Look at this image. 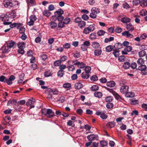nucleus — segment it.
Masks as SVG:
<instances>
[{
    "instance_id": "f8f14e48",
    "label": "nucleus",
    "mask_w": 147,
    "mask_h": 147,
    "mask_svg": "<svg viewBox=\"0 0 147 147\" xmlns=\"http://www.w3.org/2000/svg\"><path fill=\"white\" fill-rule=\"evenodd\" d=\"M10 51V49L7 46H3L0 50L4 53H7Z\"/></svg>"
},
{
    "instance_id": "864d4df0",
    "label": "nucleus",
    "mask_w": 147,
    "mask_h": 147,
    "mask_svg": "<svg viewBox=\"0 0 147 147\" xmlns=\"http://www.w3.org/2000/svg\"><path fill=\"white\" fill-rule=\"evenodd\" d=\"M69 71H73L75 69V67L73 65H70L67 67Z\"/></svg>"
},
{
    "instance_id": "6e6d98bb",
    "label": "nucleus",
    "mask_w": 147,
    "mask_h": 147,
    "mask_svg": "<svg viewBox=\"0 0 147 147\" xmlns=\"http://www.w3.org/2000/svg\"><path fill=\"white\" fill-rule=\"evenodd\" d=\"M71 86V84L69 83H66L64 84L63 87L65 88H68Z\"/></svg>"
},
{
    "instance_id": "de8ad7c7",
    "label": "nucleus",
    "mask_w": 147,
    "mask_h": 147,
    "mask_svg": "<svg viewBox=\"0 0 147 147\" xmlns=\"http://www.w3.org/2000/svg\"><path fill=\"white\" fill-rule=\"evenodd\" d=\"M70 21L71 20L69 18H67L64 19L63 22L65 24H67L69 23Z\"/></svg>"
},
{
    "instance_id": "37998d69",
    "label": "nucleus",
    "mask_w": 147,
    "mask_h": 147,
    "mask_svg": "<svg viewBox=\"0 0 147 147\" xmlns=\"http://www.w3.org/2000/svg\"><path fill=\"white\" fill-rule=\"evenodd\" d=\"M105 33V32L102 30H99L97 32L98 35L99 36H101L104 35Z\"/></svg>"
},
{
    "instance_id": "6e6552de",
    "label": "nucleus",
    "mask_w": 147,
    "mask_h": 147,
    "mask_svg": "<svg viewBox=\"0 0 147 147\" xmlns=\"http://www.w3.org/2000/svg\"><path fill=\"white\" fill-rule=\"evenodd\" d=\"M87 138L90 142H92L93 141L97 140L98 139V136L94 134H91L87 136Z\"/></svg>"
},
{
    "instance_id": "c85d7f7f",
    "label": "nucleus",
    "mask_w": 147,
    "mask_h": 147,
    "mask_svg": "<svg viewBox=\"0 0 147 147\" xmlns=\"http://www.w3.org/2000/svg\"><path fill=\"white\" fill-rule=\"evenodd\" d=\"M16 103V100L15 99H13L9 100L7 102L8 105H15Z\"/></svg>"
},
{
    "instance_id": "5fc2aeb1",
    "label": "nucleus",
    "mask_w": 147,
    "mask_h": 147,
    "mask_svg": "<svg viewBox=\"0 0 147 147\" xmlns=\"http://www.w3.org/2000/svg\"><path fill=\"white\" fill-rule=\"evenodd\" d=\"M70 44L69 43H66L63 45L64 48L67 49L69 48L70 47Z\"/></svg>"
},
{
    "instance_id": "f03ea898",
    "label": "nucleus",
    "mask_w": 147,
    "mask_h": 147,
    "mask_svg": "<svg viewBox=\"0 0 147 147\" xmlns=\"http://www.w3.org/2000/svg\"><path fill=\"white\" fill-rule=\"evenodd\" d=\"M91 12L89 15L90 17L92 18L95 19L96 18V15L100 13V9L98 8L93 7L92 8Z\"/></svg>"
},
{
    "instance_id": "4be33fe9",
    "label": "nucleus",
    "mask_w": 147,
    "mask_h": 147,
    "mask_svg": "<svg viewBox=\"0 0 147 147\" xmlns=\"http://www.w3.org/2000/svg\"><path fill=\"white\" fill-rule=\"evenodd\" d=\"M49 25L51 29H55L57 27V25L56 23L51 22L49 23Z\"/></svg>"
},
{
    "instance_id": "20e7f679",
    "label": "nucleus",
    "mask_w": 147,
    "mask_h": 147,
    "mask_svg": "<svg viewBox=\"0 0 147 147\" xmlns=\"http://www.w3.org/2000/svg\"><path fill=\"white\" fill-rule=\"evenodd\" d=\"M138 69L141 71L142 75H147V68L146 65H141L138 67Z\"/></svg>"
},
{
    "instance_id": "0e129e2a",
    "label": "nucleus",
    "mask_w": 147,
    "mask_h": 147,
    "mask_svg": "<svg viewBox=\"0 0 147 147\" xmlns=\"http://www.w3.org/2000/svg\"><path fill=\"white\" fill-rule=\"evenodd\" d=\"M66 68V66L65 65L60 64L59 66V69L61 70H64Z\"/></svg>"
},
{
    "instance_id": "c9c22d12",
    "label": "nucleus",
    "mask_w": 147,
    "mask_h": 147,
    "mask_svg": "<svg viewBox=\"0 0 147 147\" xmlns=\"http://www.w3.org/2000/svg\"><path fill=\"white\" fill-rule=\"evenodd\" d=\"M82 87V85L80 83H77L75 84V88L76 89H80Z\"/></svg>"
},
{
    "instance_id": "39448f33",
    "label": "nucleus",
    "mask_w": 147,
    "mask_h": 147,
    "mask_svg": "<svg viewBox=\"0 0 147 147\" xmlns=\"http://www.w3.org/2000/svg\"><path fill=\"white\" fill-rule=\"evenodd\" d=\"M0 18L3 22V24L4 25H8L10 24L11 22H7L9 20V17L6 14L1 15L0 16Z\"/></svg>"
},
{
    "instance_id": "dca6fc26",
    "label": "nucleus",
    "mask_w": 147,
    "mask_h": 147,
    "mask_svg": "<svg viewBox=\"0 0 147 147\" xmlns=\"http://www.w3.org/2000/svg\"><path fill=\"white\" fill-rule=\"evenodd\" d=\"M16 16V12L15 10H13L9 12V16L11 18H14Z\"/></svg>"
},
{
    "instance_id": "ddd939ff",
    "label": "nucleus",
    "mask_w": 147,
    "mask_h": 147,
    "mask_svg": "<svg viewBox=\"0 0 147 147\" xmlns=\"http://www.w3.org/2000/svg\"><path fill=\"white\" fill-rule=\"evenodd\" d=\"M122 35L125 36H126L127 38H132L134 37V36L131 34L129 32L127 31H125L122 33Z\"/></svg>"
},
{
    "instance_id": "5701e85b",
    "label": "nucleus",
    "mask_w": 147,
    "mask_h": 147,
    "mask_svg": "<svg viewBox=\"0 0 147 147\" xmlns=\"http://www.w3.org/2000/svg\"><path fill=\"white\" fill-rule=\"evenodd\" d=\"M91 45L94 49L98 48L100 46V44L98 42H92Z\"/></svg>"
},
{
    "instance_id": "9b49d317",
    "label": "nucleus",
    "mask_w": 147,
    "mask_h": 147,
    "mask_svg": "<svg viewBox=\"0 0 147 147\" xmlns=\"http://www.w3.org/2000/svg\"><path fill=\"white\" fill-rule=\"evenodd\" d=\"M3 4L5 7L10 8L13 6V3L11 1H4Z\"/></svg>"
},
{
    "instance_id": "f3484780",
    "label": "nucleus",
    "mask_w": 147,
    "mask_h": 147,
    "mask_svg": "<svg viewBox=\"0 0 147 147\" xmlns=\"http://www.w3.org/2000/svg\"><path fill=\"white\" fill-rule=\"evenodd\" d=\"M135 94L133 92H128V91L125 94V96L127 98H131L134 97V96Z\"/></svg>"
},
{
    "instance_id": "423d86ee",
    "label": "nucleus",
    "mask_w": 147,
    "mask_h": 147,
    "mask_svg": "<svg viewBox=\"0 0 147 147\" xmlns=\"http://www.w3.org/2000/svg\"><path fill=\"white\" fill-rule=\"evenodd\" d=\"M106 112L105 111H98L96 112V114L97 115H100V117L102 119H105L108 116L105 114Z\"/></svg>"
},
{
    "instance_id": "8fccbe9b",
    "label": "nucleus",
    "mask_w": 147,
    "mask_h": 147,
    "mask_svg": "<svg viewBox=\"0 0 147 147\" xmlns=\"http://www.w3.org/2000/svg\"><path fill=\"white\" fill-rule=\"evenodd\" d=\"M30 20L33 22H34L36 20V18L34 15H31L30 17Z\"/></svg>"
},
{
    "instance_id": "cd10ccee",
    "label": "nucleus",
    "mask_w": 147,
    "mask_h": 147,
    "mask_svg": "<svg viewBox=\"0 0 147 147\" xmlns=\"http://www.w3.org/2000/svg\"><path fill=\"white\" fill-rule=\"evenodd\" d=\"M53 18H55L59 21H61L63 20L64 19V17L62 15H58V16L56 15V16H53Z\"/></svg>"
},
{
    "instance_id": "f257e3e1",
    "label": "nucleus",
    "mask_w": 147,
    "mask_h": 147,
    "mask_svg": "<svg viewBox=\"0 0 147 147\" xmlns=\"http://www.w3.org/2000/svg\"><path fill=\"white\" fill-rule=\"evenodd\" d=\"M42 113L48 118H51L54 116V113L50 109H42Z\"/></svg>"
},
{
    "instance_id": "49530a36",
    "label": "nucleus",
    "mask_w": 147,
    "mask_h": 147,
    "mask_svg": "<svg viewBox=\"0 0 147 147\" xmlns=\"http://www.w3.org/2000/svg\"><path fill=\"white\" fill-rule=\"evenodd\" d=\"M114 38L113 37H111L109 38H106L105 40V42L107 43L109 42L112 41L114 40Z\"/></svg>"
},
{
    "instance_id": "58836bf2",
    "label": "nucleus",
    "mask_w": 147,
    "mask_h": 147,
    "mask_svg": "<svg viewBox=\"0 0 147 147\" xmlns=\"http://www.w3.org/2000/svg\"><path fill=\"white\" fill-rule=\"evenodd\" d=\"M144 60L141 58H139L137 61V63L138 64L143 65L142 64L144 63Z\"/></svg>"
},
{
    "instance_id": "473e14b6",
    "label": "nucleus",
    "mask_w": 147,
    "mask_h": 147,
    "mask_svg": "<svg viewBox=\"0 0 147 147\" xmlns=\"http://www.w3.org/2000/svg\"><path fill=\"white\" fill-rule=\"evenodd\" d=\"M123 67L125 69H128L130 67V63L128 62H125L123 65Z\"/></svg>"
},
{
    "instance_id": "a18cd8bd",
    "label": "nucleus",
    "mask_w": 147,
    "mask_h": 147,
    "mask_svg": "<svg viewBox=\"0 0 147 147\" xmlns=\"http://www.w3.org/2000/svg\"><path fill=\"white\" fill-rule=\"evenodd\" d=\"M113 99L112 97L111 96H108L106 97L105 98V101L106 102H111Z\"/></svg>"
},
{
    "instance_id": "c03bdc74",
    "label": "nucleus",
    "mask_w": 147,
    "mask_h": 147,
    "mask_svg": "<svg viewBox=\"0 0 147 147\" xmlns=\"http://www.w3.org/2000/svg\"><path fill=\"white\" fill-rule=\"evenodd\" d=\"M113 48L112 46L109 45L107 46L106 48V50L107 52H111L113 49Z\"/></svg>"
},
{
    "instance_id": "3c124183",
    "label": "nucleus",
    "mask_w": 147,
    "mask_h": 147,
    "mask_svg": "<svg viewBox=\"0 0 147 147\" xmlns=\"http://www.w3.org/2000/svg\"><path fill=\"white\" fill-rule=\"evenodd\" d=\"M91 70V68L89 66H86L85 68V72H86L88 74H89Z\"/></svg>"
},
{
    "instance_id": "69168bd1",
    "label": "nucleus",
    "mask_w": 147,
    "mask_h": 147,
    "mask_svg": "<svg viewBox=\"0 0 147 147\" xmlns=\"http://www.w3.org/2000/svg\"><path fill=\"white\" fill-rule=\"evenodd\" d=\"M125 50H126L128 52L131 51L132 50V47L131 46H126L125 48Z\"/></svg>"
},
{
    "instance_id": "b1692460",
    "label": "nucleus",
    "mask_w": 147,
    "mask_h": 147,
    "mask_svg": "<svg viewBox=\"0 0 147 147\" xmlns=\"http://www.w3.org/2000/svg\"><path fill=\"white\" fill-rule=\"evenodd\" d=\"M63 13L64 11L62 9H59L55 12V15L54 16H56V15L58 16V15H62V14H63Z\"/></svg>"
},
{
    "instance_id": "79ce46f5",
    "label": "nucleus",
    "mask_w": 147,
    "mask_h": 147,
    "mask_svg": "<svg viewBox=\"0 0 147 147\" xmlns=\"http://www.w3.org/2000/svg\"><path fill=\"white\" fill-rule=\"evenodd\" d=\"M64 71L63 70H60L57 73L58 76L60 77H62L64 74Z\"/></svg>"
},
{
    "instance_id": "4d7b16f0",
    "label": "nucleus",
    "mask_w": 147,
    "mask_h": 147,
    "mask_svg": "<svg viewBox=\"0 0 147 147\" xmlns=\"http://www.w3.org/2000/svg\"><path fill=\"white\" fill-rule=\"evenodd\" d=\"M82 21L81 18L80 17H77L75 18L74 20V22L78 24L81 21Z\"/></svg>"
},
{
    "instance_id": "0eeeda50",
    "label": "nucleus",
    "mask_w": 147,
    "mask_h": 147,
    "mask_svg": "<svg viewBox=\"0 0 147 147\" xmlns=\"http://www.w3.org/2000/svg\"><path fill=\"white\" fill-rule=\"evenodd\" d=\"M35 102V99L33 98L29 99L26 102V105L28 106H30V108L32 109L34 107V106L33 105L34 104Z\"/></svg>"
},
{
    "instance_id": "4468645a",
    "label": "nucleus",
    "mask_w": 147,
    "mask_h": 147,
    "mask_svg": "<svg viewBox=\"0 0 147 147\" xmlns=\"http://www.w3.org/2000/svg\"><path fill=\"white\" fill-rule=\"evenodd\" d=\"M47 90L49 93L52 92L54 94H58L59 92V91L56 89H53L49 88L47 89Z\"/></svg>"
},
{
    "instance_id": "f704fd0d",
    "label": "nucleus",
    "mask_w": 147,
    "mask_h": 147,
    "mask_svg": "<svg viewBox=\"0 0 147 147\" xmlns=\"http://www.w3.org/2000/svg\"><path fill=\"white\" fill-rule=\"evenodd\" d=\"M140 5L142 7H146L147 6V1L145 0H143L140 2Z\"/></svg>"
},
{
    "instance_id": "e433bc0d",
    "label": "nucleus",
    "mask_w": 147,
    "mask_h": 147,
    "mask_svg": "<svg viewBox=\"0 0 147 147\" xmlns=\"http://www.w3.org/2000/svg\"><path fill=\"white\" fill-rule=\"evenodd\" d=\"M140 13L141 16H144L147 14V11L146 10L142 9L140 11Z\"/></svg>"
},
{
    "instance_id": "bf43d9fd",
    "label": "nucleus",
    "mask_w": 147,
    "mask_h": 147,
    "mask_svg": "<svg viewBox=\"0 0 147 147\" xmlns=\"http://www.w3.org/2000/svg\"><path fill=\"white\" fill-rule=\"evenodd\" d=\"M6 78L4 76H0V81L5 82Z\"/></svg>"
},
{
    "instance_id": "2eb2a0df",
    "label": "nucleus",
    "mask_w": 147,
    "mask_h": 147,
    "mask_svg": "<svg viewBox=\"0 0 147 147\" xmlns=\"http://www.w3.org/2000/svg\"><path fill=\"white\" fill-rule=\"evenodd\" d=\"M115 85V83L114 81H110L107 82V86L110 87H114Z\"/></svg>"
},
{
    "instance_id": "09e8293b",
    "label": "nucleus",
    "mask_w": 147,
    "mask_h": 147,
    "mask_svg": "<svg viewBox=\"0 0 147 147\" xmlns=\"http://www.w3.org/2000/svg\"><path fill=\"white\" fill-rule=\"evenodd\" d=\"M61 63V61L60 60H57L54 62V64L55 66H59Z\"/></svg>"
},
{
    "instance_id": "2f4dec72",
    "label": "nucleus",
    "mask_w": 147,
    "mask_h": 147,
    "mask_svg": "<svg viewBox=\"0 0 147 147\" xmlns=\"http://www.w3.org/2000/svg\"><path fill=\"white\" fill-rule=\"evenodd\" d=\"M86 23L83 21H81L78 24V26L81 28H82L86 25Z\"/></svg>"
},
{
    "instance_id": "9d476101",
    "label": "nucleus",
    "mask_w": 147,
    "mask_h": 147,
    "mask_svg": "<svg viewBox=\"0 0 147 147\" xmlns=\"http://www.w3.org/2000/svg\"><path fill=\"white\" fill-rule=\"evenodd\" d=\"M129 87L127 86L124 85L121 86L120 89L121 92L123 94H125L128 91Z\"/></svg>"
},
{
    "instance_id": "603ef678",
    "label": "nucleus",
    "mask_w": 147,
    "mask_h": 147,
    "mask_svg": "<svg viewBox=\"0 0 147 147\" xmlns=\"http://www.w3.org/2000/svg\"><path fill=\"white\" fill-rule=\"evenodd\" d=\"M40 57L42 58V60L44 61H45L46 59L48 57L46 54H43L40 55Z\"/></svg>"
},
{
    "instance_id": "6ab92c4d",
    "label": "nucleus",
    "mask_w": 147,
    "mask_h": 147,
    "mask_svg": "<svg viewBox=\"0 0 147 147\" xmlns=\"http://www.w3.org/2000/svg\"><path fill=\"white\" fill-rule=\"evenodd\" d=\"M126 28L129 31H132L134 30V26L130 23L127 25Z\"/></svg>"
},
{
    "instance_id": "c756f323",
    "label": "nucleus",
    "mask_w": 147,
    "mask_h": 147,
    "mask_svg": "<svg viewBox=\"0 0 147 147\" xmlns=\"http://www.w3.org/2000/svg\"><path fill=\"white\" fill-rule=\"evenodd\" d=\"M94 96L98 98H101L102 96V94L100 92H96L94 93Z\"/></svg>"
},
{
    "instance_id": "bb28decb",
    "label": "nucleus",
    "mask_w": 147,
    "mask_h": 147,
    "mask_svg": "<svg viewBox=\"0 0 147 147\" xmlns=\"http://www.w3.org/2000/svg\"><path fill=\"white\" fill-rule=\"evenodd\" d=\"M115 123L114 122H109L107 123V126L109 128H112L114 127L115 125Z\"/></svg>"
},
{
    "instance_id": "412c9836",
    "label": "nucleus",
    "mask_w": 147,
    "mask_h": 147,
    "mask_svg": "<svg viewBox=\"0 0 147 147\" xmlns=\"http://www.w3.org/2000/svg\"><path fill=\"white\" fill-rule=\"evenodd\" d=\"M17 45L19 49H24L25 47V44L23 42H19Z\"/></svg>"
},
{
    "instance_id": "a19ab883",
    "label": "nucleus",
    "mask_w": 147,
    "mask_h": 147,
    "mask_svg": "<svg viewBox=\"0 0 147 147\" xmlns=\"http://www.w3.org/2000/svg\"><path fill=\"white\" fill-rule=\"evenodd\" d=\"M138 55L140 57H143L145 55L146 52L142 50L138 52Z\"/></svg>"
},
{
    "instance_id": "393cba45",
    "label": "nucleus",
    "mask_w": 147,
    "mask_h": 147,
    "mask_svg": "<svg viewBox=\"0 0 147 147\" xmlns=\"http://www.w3.org/2000/svg\"><path fill=\"white\" fill-rule=\"evenodd\" d=\"M102 52V51L100 49H96L94 51V54L95 56H99L100 55Z\"/></svg>"
},
{
    "instance_id": "338daca9",
    "label": "nucleus",
    "mask_w": 147,
    "mask_h": 147,
    "mask_svg": "<svg viewBox=\"0 0 147 147\" xmlns=\"http://www.w3.org/2000/svg\"><path fill=\"white\" fill-rule=\"evenodd\" d=\"M65 24L64 22H59L58 24V26L59 28H63L64 27V24Z\"/></svg>"
},
{
    "instance_id": "72a5a7b5",
    "label": "nucleus",
    "mask_w": 147,
    "mask_h": 147,
    "mask_svg": "<svg viewBox=\"0 0 147 147\" xmlns=\"http://www.w3.org/2000/svg\"><path fill=\"white\" fill-rule=\"evenodd\" d=\"M43 14L45 16L49 17L51 15V13L49 11V10H45L43 12Z\"/></svg>"
},
{
    "instance_id": "ea45409f",
    "label": "nucleus",
    "mask_w": 147,
    "mask_h": 147,
    "mask_svg": "<svg viewBox=\"0 0 147 147\" xmlns=\"http://www.w3.org/2000/svg\"><path fill=\"white\" fill-rule=\"evenodd\" d=\"M99 87L96 85H93L91 88V89L92 91H95L98 90Z\"/></svg>"
},
{
    "instance_id": "13d9d810",
    "label": "nucleus",
    "mask_w": 147,
    "mask_h": 147,
    "mask_svg": "<svg viewBox=\"0 0 147 147\" xmlns=\"http://www.w3.org/2000/svg\"><path fill=\"white\" fill-rule=\"evenodd\" d=\"M86 66V64L83 62H80L79 65L78 67L80 68H83Z\"/></svg>"
},
{
    "instance_id": "7ed1b4c3",
    "label": "nucleus",
    "mask_w": 147,
    "mask_h": 147,
    "mask_svg": "<svg viewBox=\"0 0 147 147\" xmlns=\"http://www.w3.org/2000/svg\"><path fill=\"white\" fill-rule=\"evenodd\" d=\"M95 29V26L94 24L90 25L88 27L84 28L83 33L86 34H88L94 30Z\"/></svg>"
},
{
    "instance_id": "a211bd4d",
    "label": "nucleus",
    "mask_w": 147,
    "mask_h": 147,
    "mask_svg": "<svg viewBox=\"0 0 147 147\" xmlns=\"http://www.w3.org/2000/svg\"><path fill=\"white\" fill-rule=\"evenodd\" d=\"M82 78L84 79H88L90 76L89 74H88L86 72H84L81 74Z\"/></svg>"
},
{
    "instance_id": "052dcab7",
    "label": "nucleus",
    "mask_w": 147,
    "mask_h": 147,
    "mask_svg": "<svg viewBox=\"0 0 147 147\" xmlns=\"http://www.w3.org/2000/svg\"><path fill=\"white\" fill-rule=\"evenodd\" d=\"M100 144L103 147L106 146L107 144V142L104 140L100 141Z\"/></svg>"
},
{
    "instance_id": "a878e982",
    "label": "nucleus",
    "mask_w": 147,
    "mask_h": 147,
    "mask_svg": "<svg viewBox=\"0 0 147 147\" xmlns=\"http://www.w3.org/2000/svg\"><path fill=\"white\" fill-rule=\"evenodd\" d=\"M96 34L95 33H93L91 34L89 36V38L92 40H93L96 38Z\"/></svg>"
},
{
    "instance_id": "1a4fd4ad",
    "label": "nucleus",
    "mask_w": 147,
    "mask_h": 147,
    "mask_svg": "<svg viewBox=\"0 0 147 147\" xmlns=\"http://www.w3.org/2000/svg\"><path fill=\"white\" fill-rule=\"evenodd\" d=\"M120 17L121 18V21L123 23L127 24L129 22L131 21L130 18L125 16H121Z\"/></svg>"
},
{
    "instance_id": "aec40b11",
    "label": "nucleus",
    "mask_w": 147,
    "mask_h": 147,
    "mask_svg": "<svg viewBox=\"0 0 147 147\" xmlns=\"http://www.w3.org/2000/svg\"><path fill=\"white\" fill-rule=\"evenodd\" d=\"M53 74L52 71L50 70H48L45 71L44 73V75L45 77H49Z\"/></svg>"
},
{
    "instance_id": "7c9ffc66",
    "label": "nucleus",
    "mask_w": 147,
    "mask_h": 147,
    "mask_svg": "<svg viewBox=\"0 0 147 147\" xmlns=\"http://www.w3.org/2000/svg\"><path fill=\"white\" fill-rule=\"evenodd\" d=\"M15 44V42L12 41H10L8 42L7 46L10 49L11 47H12Z\"/></svg>"
},
{
    "instance_id": "774afa93",
    "label": "nucleus",
    "mask_w": 147,
    "mask_h": 147,
    "mask_svg": "<svg viewBox=\"0 0 147 147\" xmlns=\"http://www.w3.org/2000/svg\"><path fill=\"white\" fill-rule=\"evenodd\" d=\"M140 38L141 39H145L147 37V35L145 33H143L140 36Z\"/></svg>"
},
{
    "instance_id": "e2e57ef3",
    "label": "nucleus",
    "mask_w": 147,
    "mask_h": 147,
    "mask_svg": "<svg viewBox=\"0 0 147 147\" xmlns=\"http://www.w3.org/2000/svg\"><path fill=\"white\" fill-rule=\"evenodd\" d=\"M125 57L123 55L119 57L118 60L120 62H123L124 61Z\"/></svg>"
},
{
    "instance_id": "4c0bfd02",
    "label": "nucleus",
    "mask_w": 147,
    "mask_h": 147,
    "mask_svg": "<svg viewBox=\"0 0 147 147\" xmlns=\"http://www.w3.org/2000/svg\"><path fill=\"white\" fill-rule=\"evenodd\" d=\"M119 52L120 51L118 50H115L114 51L113 53L115 57H117L119 56Z\"/></svg>"
},
{
    "instance_id": "680f3d73",
    "label": "nucleus",
    "mask_w": 147,
    "mask_h": 147,
    "mask_svg": "<svg viewBox=\"0 0 147 147\" xmlns=\"http://www.w3.org/2000/svg\"><path fill=\"white\" fill-rule=\"evenodd\" d=\"M65 100V97L63 96H60L59 99L58 100V101H59L60 102H63Z\"/></svg>"
}]
</instances>
